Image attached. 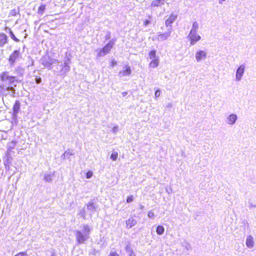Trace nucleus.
<instances>
[{"label": "nucleus", "mask_w": 256, "mask_h": 256, "mask_svg": "<svg viewBox=\"0 0 256 256\" xmlns=\"http://www.w3.org/2000/svg\"><path fill=\"white\" fill-rule=\"evenodd\" d=\"M16 76H10L8 72L6 71L0 74V94L2 96H10L15 97L16 86V82H20V80L18 76L22 77L24 74V68L21 66H17L14 70Z\"/></svg>", "instance_id": "1"}, {"label": "nucleus", "mask_w": 256, "mask_h": 256, "mask_svg": "<svg viewBox=\"0 0 256 256\" xmlns=\"http://www.w3.org/2000/svg\"><path fill=\"white\" fill-rule=\"evenodd\" d=\"M91 229L87 224H84L82 229L75 231L76 240L78 244H84L90 238Z\"/></svg>", "instance_id": "2"}, {"label": "nucleus", "mask_w": 256, "mask_h": 256, "mask_svg": "<svg viewBox=\"0 0 256 256\" xmlns=\"http://www.w3.org/2000/svg\"><path fill=\"white\" fill-rule=\"evenodd\" d=\"M116 40L112 39L102 48H98L95 50L96 52V58L104 56L108 54L112 48Z\"/></svg>", "instance_id": "3"}, {"label": "nucleus", "mask_w": 256, "mask_h": 256, "mask_svg": "<svg viewBox=\"0 0 256 256\" xmlns=\"http://www.w3.org/2000/svg\"><path fill=\"white\" fill-rule=\"evenodd\" d=\"M41 64L46 68L50 70L52 64L59 63L58 60L50 58L49 56L46 54L42 56L40 59Z\"/></svg>", "instance_id": "4"}, {"label": "nucleus", "mask_w": 256, "mask_h": 256, "mask_svg": "<svg viewBox=\"0 0 256 256\" xmlns=\"http://www.w3.org/2000/svg\"><path fill=\"white\" fill-rule=\"evenodd\" d=\"M21 58L20 50H14L8 59L10 66H14L16 62Z\"/></svg>", "instance_id": "5"}, {"label": "nucleus", "mask_w": 256, "mask_h": 256, "mask_svg": "<svg viewBox=\"0 0 256 256\" xmlns=\"http://www.w3.org/2000/svg\"><path fill=\"white\" fill-rule=\"evenodd\" d=\"M172 32L171 26L168 28V31L164 33H159L156 37V40L160 42L166 40L170 36Z\"/></svg>", "instance_id": "6"}, {"label": "nucleus", "mask_w": 256, "mask_h": 256, "mask_svg": "<svg viewBox=\"0 0 256 256\" xmlns=\"http://www.w3.org/2000/svg\"><path fill=\"white\" fill-rule=\"evenodd\" d=\"M188 38L189 39L190 41V44L191 45L194 44L196 42L199 41L201 37L200 35H198L197 32H190Z\"/></svg>", "instance_id": "7"}, {"label": "nucleus", "mask_w": 256, "mask_h": 256, "mask_svg": "<svg viewBox=\"0 0 256 256\" xmlns=\"http://www.w3.org/2000/svg\"><path fill=\"white\" fill-rule=\"evenodd\" d=\"M245 65L241 64L237 69L236 74V80L240 81L244 74L245 70Z\"/></svg>", "instance_id": "8"}, {"label": "nucleus", "mask_w": 256, "mask_h": 256, "mask_svg": "<svg viewBox=\"0 0 256 256\" xmlns=\"http://www.w3.org/2000/svg\"><path fill=\"white\" fill-rule=\"evenodd\" d=\"M132 74V70L128 65H125L123 67V70H120L118 74V76L122 78L124 76H129Z\"/></svg>", "instance_id": "9"}, {"label": "nucleus", "mask_w": 256, "mask_h": 256, "mask_svg": "<svg viewBox=\"0 0 256 256\" xmlns=\"http://www.w3.org/2000/svg\"><path fill=\"white\" fill-rule=\"evenodd\" d=\"M70 64V59L69 58H67L66 60H65L64 62V64H61L60 66L62 68L60 70V72L62 74H66L70 70V66H69Z\"/></svg>", "instance_id": "10"}, {"label": "nucleus", "mask_w": 256, "mask_h": 256, "mask_svg": "<svg viewBox=\"0 0 256 256\" xmlns=\"http://www.w3.org/2000/svg\"><path fill=\"white\" fill-rule=\"evenodd\" d=\"M206 57V52L204 50H198L195 54L196 61L198 62H201L202 60L205 59Z\"/></svg>", "instance_id": "11"}, {"label": "nucleus", "mask_w": 256, "mask_h": 256, "mask_svg": "<svg viewBox=\"0 0 256 256\" xmlns=\"http://www.w3.org/2000/svg\"><path fill=\"white\" fill-rule=\"evenodd\" d=\"M238 119V116L236 114H229L226 118V122L230 126L234 125Z\"/></svg>", "instance_id": "12"}, {"label": "nucleus", "mask_w": 256, "mask_h": 256, "mask_svg": "<svg viewBox=\"0 0 256 256\" xmlns=\"http://www.w3.org/2000/svg\"><path fill=\"white\" fill-rule=\"evenodd\" d=\"M17 144V142L14 140H12V142H8L7 144V150H6V154L9 156L11 154V152L12 150H14Z\"/></svg>", "instance_id": "13"}, {"label": "nucleus", "mask_w": 256, "mask_h": 256, "mask_svg": "<svg viewBox=\"0 0 256 256\" xmlns=\"http://www.w3.org/2000/svg\"><path fill=\"white\" fill-rule=\"evenodd\" d=\"M177 16L172 14L166 20L165 24L168 28L172 27L171 24H172L176 19Z\"/></svg>", "instance_id": "14"}, {"label": "nucleus", "mask_w": 256, "mask_h": 256, "mask_svg": "<svg viewBox=\"0 0 256 256\" xmlns=\"http://www.w3.org/2000/svg\"><path fill=\"white\" fill-rule=\"evenodd\" d=\"M137 224V221L133 217L130 218L126 221V227L127 228H131Z\"/></svg>", "instance_id": "15"}, {"label": "nucleus", "mask_w": 256, "mask_h": 256, "mask_svg": "<svg viewBox=\"0 0 256 256\" xmlns=\"http://www.w3.org/2000/svg\"><path fill=\"white\" fill-rule=\"evenodd\" d=\"M87 209L92 212L96 211L97 208L96 204L93 200H90L86 204Z\"/></svg>", "instance_id": "16"}, {"label": "nucleus", "mask_w": 256, "mask_h": 256, "mask_svg": "<svg viewBox=\"0 0 256 256\" xmlns=\"http://www.w3.org/2000/svg\"><path fill=\"white\" fill-rule=\"evenodd\" d=\"M246 246L250 248H251L254 247V238L252 236L250 235L247 237L246 242Z\"/></svg>", "instance_id": "17"}, {"label": "nucleus", "mask_w": 256, "mask_h": 256, "mask_svg": "<svg viewBox=\"0 0 256 256\" xmlns=\"http://www.w3.org/2000/svg\"><path fill=\"white\" fill-rule=\"evenodd\" d=\"M20 104L18 100H16L13 106V114L14 116H16L20 110Z\"/></svg>", "instance_id": "18"}, {"label": "nucleus", "mask_w": 256, "mask_h": 256, "mask_svg": "<svg viewBox=\"0 0 256 256\" xmlns=\"http://www.w3.org/2000/svg\"><path fill=\"white\" fill-rule=\"evenodd\" d=\"M8 42V37L3 33L0 34V46H3Z\"/></svg>", "instance_id": "19"}, {"label": "nucleus", "mask_w": 256, "mask_h": 256, "mask_svg": "<svg viewBox=\"0 0 256 256\" xmlns=\"http://www.w3.org/2000/svg\"><path fill=\"white\" fill-rule=\"evenodd\" d=\"M74 154V152L72 150H68L64 152L62 155L61 158L65 160V159H69L70 156H73Z\"/></svg>", "instance_id": "20"}, {"label": "nucleus", "mask_w": 256, "mask_h": 256, "mask_svg": "<svg viewBox=\"0 0 256 256\" xmlns=\"http://www.w3.org/2000/svg\"><path fill=\"white\" fill-rule=\"evenodd\" d=\"M165 0H153L151 3L152 6H159L164 4Z\"/></svg>", "instance_id": "21"}, {"label": "nucleus", "mask_w": 256, "mask_h": 256, "mask_svg": "<svg viewBox=\"0 0 256 256\" xmlns=\"http://www.w3.org/2000/svg\"><path fill=\"white\" fill-rule=\"evenodd\" d=\"M7 30H8V33H9L10 36V37L12 39L14 40L16 42H20V40L17 38L16 37V36L14 34L13 32L12 31V30L10 28H6V31L8 32Z\"/></svg>", "instance_id": "22"}, {"label": "nucleus", "mask_w": 256, "mask_h": 256, "mask_svg": "<svg viewBox=\"0 0 256 256\" xmlns=\"http://www.w3.org/2000/svg\"><path fill=\"white\" fill-rule=\"evenodd\" d=\"M199 27V24L197 22H194L192 24V28L190 30V32H197L198 30Z\"/></svg>", "instance_id": "23"}, {"label": "nucleus", "mask_w": 256, "mask_h": 256, "mask_svg": "<svg viewBox=\"0 0 256 256\" xmlns=\"http://www.w3.org/2000/svg\"><path fill=\"white\" fill-rule=\"evenodd\" d=\"M164 228L162 226H158L156 229V232L158 234L162 235L164 234Z\"/></svg>", "instance_id": "24"}, {"label": "nucleus", "mask_w": 256, "mask_h": 256, "mask_svg": "<svg viewBox=\"0 0 256 256\" xmlns=\"http://www.w3.org/2000/svg\"><path fill=\"white\" fill-rule=\"evenodd\" d=\"M52 174H45L44 180L46 182H51L52 180Z\"/></svg>", "instance_id": "25"}, {"label": "nucleus", "mask_w": 256, "mask_h": 256, "mask_svg": "<svg viewBox=\"0 0 256 256\" xmlns=\"http://www.w3.org/2000/svg\"><path fill=\"white\" fill-rule=\"evenodd\" d=\"M46 6L44 4H41L38 8V13L39 14L42 16L44 14V12L46 10Z\"/></svg>", "instance_id": "26"}, {"label": "nucleus", "mask_w": 256, "mask_h": 256, "mask_svg": "<svg viewBox=\"0 0 256 256\" xmlns=\"http://www.w3.org/2000/svg\"><path fill=\"white\" fill-rule=\"evenodd\" d=\"M158 59H154L150 62V66L152 68H154L158 66Z\"/></svg>", "instance_id": "27"}, {"label": "nucleus", "mask_w": 256, "mask_h": 256, "mask_svg": "<svg viewBox=\"0 0 256 256\" xmlns=\"http://www.w3.org/2000/svg\"><path fill=\"white\" fill-rule=\"evenodd\" d=\"M149 57L150 59H156V50H152L148 53Z\"/></svg>", "instance_id": "28"}, {"label": "nucleus", "mask_w": 256, "mask_h": 256, "mask_svg": "<svg viewBox=\"0 0 256 256\" xmlns=\"http://www.w3.org/2000/svg\"><path fill=\"white\" fill-rule=\"evenodd\" d=\"M78 214L82 216L84 220H86V210L84 208H82L80 211L79 212Z\"/></svg>", "instance_id": "29"}, {"label": "nucleus", "mask_w": 256, "mask_h": 256, "mask_svg": "<svg viewBox=\"0 0 256 256\" xmlns=\"http://www.w3.org/2000/svg\"><path fill=\"white\" fill-rule=\"evenodd\" d=\"M118 154L117 152H112L111 156H110V158L114 161L116 160L117 158H118Z\"/></svg>", "instance_id": "30"}, {"label": "nucleus", "mask_w": 256, "mask_h": 256, "mask_svg": "<svg viewBox=\"0 0 256 256\" xmlns=\"http://www.w3.org/2000/svg\"><path fill=\"white\" fill-rule=\"evenodd\" d=\"M18 12V10L14 8L10 10V14L12 16H16Z\"/></svg>", "instance_id": "31"}, {"label": "nucleus", "mask_w": 256, "mask_h": 256, "mask_svg": "<svg viewBox=\"0 0 256 256\" xmlns=\"http://www.w3.org/2000/svg\"><path fill=\"white\" fill-rule=\"evenodd\" d=\"M134 200V197L132 196H129L128 197L127 199H126V202L128 203H130L131 202H132Z\"/></svg>", "instance_id": "32"}, {"label": "nucleus", "mask_w": 256, "mask_h": 256, "mask_svg": "<svg viewBox=\"0 0 256 256\" xmlns=\"http://www.w3.org/2000/svg\"><path fill=\"white\" fill-rule=\"evenodd\" d=\"M92 176V172L91 171H88L86 174V178H90Z\"/></svg>", "instance_id": "33"}, {"label": "nucleus", "mask_w": 256, "mask_h": 256, "mask_svg": "<svg viewBox=\"0 0 256 256\" xmlns=\"http://www.w3.org/2000/svg\"><path fill=\"white\" fill-rule=\"evenodd\" d=\"M148 216L150 218H154V214L152 211H150L148 212Z\"/></svg>", "instance_id": "34"}, {"label": "nucleus", "mask_w": 256, "mask_h": 256, "mask_svg": "<svg viewBox=\"0 0 256 256\" xmlns=\"http://www.w3.org/2000/svg\"><path fill=\"white\" fill-rule=\"evenodd\" d=\"M118 126H114L112 129V132L114 133V134H116L118 131Z\"/></svg>", "instance_id": "35"}, {"label": "nucleus", "mask_w": 256, "mask_h": 256, "mask_svg": "<svg viewBox=\"0 0 256 256\" xmlns=\"http://www.w3.org/2000/svg\"><path fill=\"white\" fill-rule=\"evenodd\" d=\"M160 94V91L159 90H158L155 92L154 95H155L156 98H157L159 97Z\"/></svg>", "instance_id": "36"}, {"label": "nucleus", "mask_w": 256, "mask_h": 256, "mask_svg": "<svg viewBox=\"0 0 256 256\" xmlns=\"http://www.w3.org/2000/svg\"><path fill=\"white\" fill-rule=\"evenodd\" d=\"M110 38V32H107L106 35L105 36L106 40H108Z\"/></svg>", "instance_id": "37"}, {"label": "nucleus", "mask_w": 256, "mask_h": 256, "mask_svg": "<svg viewBox=\"0 0 256 256\" xmlns=\"http://www.w3.org/2000/svg\"><path fill=\"white\" fill-rule=\"evenodd\" d=\"M117 64V62L116 60H113L112 62H111V64H110V66L113 68L115 66H116Z\"/></svg>", "instance_id": "38"}, {"label": "nucleus", "mask_w": 256, "mask_h": 256, "mask_svg": "<svg viewBox=\"0 0 256 256\" xmlns=\"http://www.w3.org/2000/svg\"><path fill=\"white\" fill-rule=\"evenodd\" d=\"M15 256H27V254L26 252H20L16 254Z\"/></svg>", "instance_id": "39"}, {"label": "nucleus", "mask_w": 256, "mask_h": 256, "mask_svg": "<svg viewBox=\"0 0 256 256\" xmlns=\"http://www.w3.org/2000/svg\"><path fill=\"white\" fill-rule=\"evenodd\" d=\"M185 248L188 250H190L191 248L190 245L188 242H186V246H184Z\"/></svg>", "instance_id": "40"}, {"label": "nucleus", "mask_w": 256, "mask_h": 256, "mask_svg": "<svg viewBox=\"0 0 256 256\" xmlns=\"http://www.w3.org/2000/svg\"><path fill=\"white\" fill-rule=\"evenodd\" d=\"M150 23V20H146L144 22V26H146L148 24H149Z\"/></svg>", "instance_id": "41"}, {"label": "nucleus", "mask_w": 256, "mask_h": 256, "mask_svg": "<svg viewBox=\"0 0 256 256\" xmlns=\"http://www.w3.org/2000/svg\"><path fill=\"white\" fill-rule=\"evenodd\" d=\"M98 252V251L96 249H92L90 252V254L93 255L96 254Z\"/></svg>", "instance_id": "42"}, {"label": "nucleus", "mask_w": 256, "mask_h": 256, "mask_svg": "<svg viewBox=\"0 0 256 256\" xmlns=\"http://www.w3.org/2000/svg\"><path fill=\"white\" fill-rule=\"evenodd\" d=\"M126 251L127 252H130V251H132V250L130 247V246L128 245H127L126 247Z\"/></svg>", "instance_id": "43"}, {"label": "nucleus", "mask_w": 256, "mask_h": 256, "mask_svg": "<svg viewBox=\"0 0 256 256\" xmlns=\"http://www.w3.org/2000/svg\"><path fill=\"white\" fill-rule=\"evenodd\" d=\"M42 81V79L40 78H36V84H40Z\"/></svg>", "instance_id": "44"}, {"label": "nucleus", "mask_w": 256, "mask_h": 256, "mask_svg": "<svg viewBox=\"0 0 256 256\" xmlns=\"http://www.w3.org/2000/svg\"><path fill=\"white\" fill-rule=\"evenodd\" d=\"M110 256H119L118 254L116 252H110Z\"/></svg>", "instance_id": "45"}, {"label": "nucleus", "mask_w": 256, "mask_h": 256, "mask_svg": "<svg viewBox=\"0 0 256 256\" xmlns=\"http://www.w3.org/2000/svg\"><path fill=\"white\" fill-rule=\"evenodd\" d=\"M129 253V256H135V254H134V252L133 251H130V252Z\"/></svg>", "instance_id": "46"}, {"label": "nucleus", "mask_w": 256, "mask_h": 256, "mask_svg": "<svg viewBox=\"0 0 256 256\" xmlns=\"http://www.w3.org/2000/svg\"><path fill=\"white\" fill-rule=\"evenodd\" d=\"M128 94V92H122V95L123 96H125Z\"/></svg>", "instance_id": "47"}, {"label": "nucleus", "mask_w": 256, "mask_h": 256, "mask_svg": "<svg viewBox=\"0 0 256 256\" xmlns=\"http://www.w3.org/2000/svg\"><path fill=\"white\" fill-rule=\"evenodd\" d=\"M144 206L142 205V204H140V208L142 210H144Z\"/></svg>", "instance_id": "48"}, {"label": "nucleus", "mask_w": 256, "mask_h": 256, "mask_svg": "<svg viewBox=\"0 0 256 256\" xmlns=\"http://www.w3.org/2000/svg\"><path fill=\"white\" fill-rule=\"evenodd\" d=\"M172 106V104L171 103H170L168 104L167 108H171Z\"/></svg>", "instance_id": "49"}, {"label": "nucleus", "mask_w": 256, "mask_h": 256, "mask_svg": "<svg viewBox=\"0 0 256 256\" xmlns=\"http://www.w3.org/2000/svg\"><path fill=\"white\" fill-rule=\"evenodd\" d=\"M224 1H226V0H219V3L222 4Z\"/></svg>", "instance_id": "50"}, {"label": "nucleus", "mask_w": 256, "mask_h": 256, "mask_svg": "<svg viewBox=\"0 0 256 256\" xmlns=\"http://www.w3.org/2000/svg\"><path fill=\"white\" fill-rule=\"evenodd\" d=\"M148 18H152V16H148Z\"/></svg>", "instance_id": "51"}]
</instances>
